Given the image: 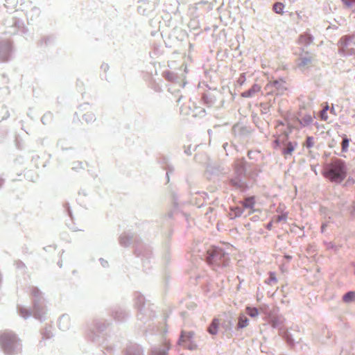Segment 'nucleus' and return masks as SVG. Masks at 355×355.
I'll use <instances>...</instances> for the list:
<instances>
[{
    "instance_id": "nucleus-11",
    "label": "nucleus",
    "mask_w": 355,
    "mask_h": 355,
    "mask_svg": "<svg viewBox=\"0 0 355 355\" xmlns=\"http://www.w3.org/2000/svg\"><path fill=\"white\" fill-rule=\"evenodd\" d=\"M266 283L269 285L275 284L277 283V279L274 272H269V278L266 280Z\"/></svg>"
},
{
    "instance_id": "nucleus-4",
    "label": "nucleus",
    "mask_w": 355,
    "mask_h": 355,
    "mask_svg": "<svg viewBox=\"0 0 355 355\" xmlns=\"http://www.w3.org/2000/svg\"><path fill=\"white\" fill-rule=\"evenodd\" d=\"M261 87L258 85H253L250 89L241 93V96L243 98H249L254 96L256 94L259 92Z\"/></svg>"
},
{
    "instance_id": "nucleus-6",
    "label": "nucleus",
    "mask_w": 355,
    "mask_h": 355,
    "mask_svg": "<svg viewBox=\"0 0 355 355\" xmlns=\"http://www.w3.org/2000/svg\"><path fill=\"white\" fill-rule=\"evenodd\" d=\"M219 324H220L219 320L217 318H214L212 320L209 327H208V329H207L208 332L210 334L216 335L218 332V328Z\"/></svg>"
},
{
    "instance_id": "nucleus-17",
    "label": "nucleus",
    "mask_w": 355,
    "mask_h": 355,
    "mask_svg": "<svg viewBox=\"0 0 355 355\" xmlns=\"http://www.w3.org/2000/svg\"><path fill=\"white\" fill-rule=\"evenodd\" d=\"M236 214L237 216H241V215L242 214V213H243V211H242V210H241V209H239V208H236Z\"/></svg>"
},
{
    "instance_id": "nucleus-15",
    "label": "nucleus",
    "mask_w": 355,
    "mask_h": 355,
    "mask_svg": "<svg viewBox=\"0 0 355 355\" xmlns=\"http://www.w3.org/2000/svg\"><path fill=\"white\" fill-rule=\"evenodd\" d=\"M311 60H312L311 58H304L302 59L301 63L303 65H307L311 62Z\"/></svg>"
},
{
    "instance_id": "nucleus-20",
    "label": "nucleus",
    "mask_w": 355,
    "mask_h": 355,
    "mask_svg": "<svg viewBox=\"0 0 355 355\" xmlns=\"http://www.w3.org/2000/svg\"><path fill=\"white\" fill-rule=\"evenodd\" d=\"M277 83H278V81H277V80H275V81H274V82H273V85H276V84H277Z\"/></svg>"
},
{
    "instance_id": "nucleus-5",
    "label": "nucleus",
    "mask_w": 355,
    "mask_h": 355,
    "mask_svg": "<svg viewBox=\"0 0 355 355\" xmlns=\"http://www.w3.org/2000/svg\"><path fill=\"white\" fill-rule=\"evenodd\" d=\"M8 340L10 343H13L14 338L11 335L8 334H3L0 336V344L6 352H8L6 349V340Z\"/></svg>"
},
{
    "instance_id": "nucleus-23",
    "label": "nucleus",
    "mask_w": 355,
    "mask_h": 355,
    "mask_svg": "<svg viewBox=\"0 0 355 355\" xmlns=\"http://www.w3.org/2000/svg\"><path fill=\"white\" fill-rule=\"evenodd\" d=\"M1 184H2V182H1V181L0 180V187H1Z\"/></svg>"
},
{
    "instance_id": "nucleus-3",
    "label": "nucleus",
    "mask_w": 355,
    "mask_h": 355,
    "mask_svg": "<svg viewBox=\"0 0 355 355\" xmlns=\"http://www.w3.org/2000/svg\"><path fill=\"white\" fill-rule=\"evenodd\" d=\"M241 203L244 208L250 209L251 214L254 212V207L255 205V197L254 196L246 198Z\"/></svg>"
},
{
    "instance_id": "nucleus-19",
    "label": "nucleus",
    "mask_w": 355,
    "mask_h": 355,
    "mask_svg": "<svg viewBox=\"0 0 355 355\" xmlns=\"http://www.w3.org/2000/svg\"><path fill=\"white\" fill-rule=\"evenodd\" d=\"M324 228H325V225H322V227H321V229H322V232H324Z\"/></svg>"
},
{
    "instance_id": "nucleus-21",
    "label": "nucleus",
    "mask_w": 355,
    "mask_h": 355,
    "mask_svg": "<svg viewBox=\"0 0 355 355\" xmlns=\"http://www.w3.org/2000/svg\"><path fill=\"white\" fill-rule=\"evenodd\" d=\"M304 38V36H301L300 38V41H302Z\"/></svg>"
},
{
    "instance_id": "nucleus-16",
    "label": "nucleus",
    "mask_w": 355,
    "mask_h": 355,
    "mask_svg": "<svg viewBox=\"0 0 355 355\" xmlns=\"http://www.w3.org/2000/svg\"><path fill=\"white\" fill-rule=\"evenodd\" d=\"M153 355H166V354L165 352H159L155 351L153 352Z\"/></svg>"
},
{
    "instance_id": "nucleus-13",
    "label": "nucleus",
    "mask_w": 355,
    "mask_h": 355,
    "mask_svg": "<svg viewBox=\"0 0 355 355\" xmlns=\"http://www.w3.org/2000/svg\"><path fill=\"white\" fill-rule=\"evenodd\" d=\"M304 146L309 148L313 147V139L311 137H308L304 144Z\"/></svg>"
},
{
    "instance_id": "nucleus-1",
    "label": "nucleus",
    "mask_w": 355,
    "mask_h": 355,
    "mask_svg": "<svg viewBox=\"0 0 355 355\" xmlns=\"http://www.w3.org/2000/svg\"><path fill=\"white\" fill-rule=\"evenodd\" d=\"M193 335L194 334L192 331L186 332L182 331L179 340V344L191 350L196 349V345L191 342Z\"/></svg>"
},
{
    "instance_id": "nucleus-7",
    "label": "nucleus",
    "mask_w": 355,
    "mask_h": 355,
    "mask_svg": "<svg viewBox=\"0 0 355 355\" xmlns=\"http://www.w3.org/2000/svg\"><path fill=\"white\" fill-rule=\"evenodd\" d=\"M323 175L329 180L331 182L333 181V166L331 164L327 165L324 167L322 171Z\"/></svg>"
},
{
    "instance_id": "nucleus-14",
    "label": "nucleus",
    "mask_w": 355,
    "mask_h": 355,
    "mask_svg": "<svg viewBox=\"0 0 355 355\" xmlns=\"http://www.w3.org/2000/svg\"><path fill=\"white\" fill-rule=\"evenodd\" d=\"M329 109L328 105H327L320 112V117L322 120H327L328 116L327 115V110Z\"/></svg>"
},
{
    "instance_id": "nucleus-8",
    "label": "nucleus",
    "mask_w": 355,
    "mask_h": 355,
    "mask_svg": "<svg viewBox=\"0 0 355 355\" xmlns=\"http://www.w3.org/2000/svg\"><path fill=\"white\" fill-rule=\"evenodd\" d=\"M296 146L297 144H293L291 142H288L286 144V147L282 151L284 156L286 158L287 155H291Z\"/></svg>"
},
{
    "instance_id": "nucleus-22",
    "label": "nucleus",
    "mask_w": 355,
    "mask_h": 355,
    "mask_svg": "<svg viewBox=\"0 0 355 355\" xmlns=\"http://www.w3.org/2000/svg\"><path fill=\"white\" fill-rule=\"evenodd\" d=\"M92 118H93V117H92V114H90V120H92Z\"/></svg>"
},
{
    "instance_id": "nucleus-10",
    "label": "nucleus",
    "mask_w": 355,
    "mask_h": 355,
    "mask_svg": "<svg viewBox=\"0 0 355 355\" xmlns=\"http://www.w3.org/2000/svg\"><path fill=\"white\" fill-rule=\"evenodd\" d=\"M248 325V319L243 315H241L239 318L238 327L243 328Z\"/></svg>"
},
{
    "instance_id": "nucleus-12",
    "label": "nucleus",
    "mask_w": 355,
    "mask_h": 355,
    "mask_svg": "<svg viewBox=\"0 0 355 355\" xmlns=\"http://www.w3.org/2000/svg\"><path fill=\"white\" fill-rule=\"evenodd\" d=\"M246 312L252 318H255L259 315L258 309L257 308L248 306L246 308Z\"/></svg>"
},
{
    "instance_id": "nucleus-9",
    "label": "nucleus",
    "mask_w": 355,
    "mask_h": 355,
    "mask_svg": "<svg viewBox=\"0 0 355 355\" xmlns=\"http://www.w3.org/2000/svg\"><path fill=\"white\" fill-rule=\"evenodd\" d=\"M284 4L281 2H277L273 5V10L277 14L283 15Z\"/></svg>"
},
{
    "instance_id": "nucleus-18",
    "label": "nucleus",
    "mask_w": 355,
    "mask_h": 355,
    "mask_svg": "<svg viewBox=\"0 0 355 355\" xmlns=\"http://www.w3.org/2000/svg\"><path fill=\"white\" fill-rule=\"evenodd\" d=\"M286 216H279L277 217V221H280L282 220H286Z\"/></svg>"
},
{
    "instance_id": "nucleus-2",
    "label": "nucleus",
    "mask_w": 355,
    "mask_h": 355,
    "mask_svg": "<svg viewBox=\"0 0 355 355\" xmlns=\"http://www.w3.org/2000/svg\"><path fill=\"white\" fill-rule=\"evenodd\" d=\"M208 253L209 254V259L211 261L215 262L217 264L223 263L221 259L224 257L225 254L222 250L216 248H213L209 250Z\"/></svg>"
}]
</instances>
